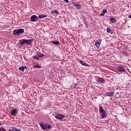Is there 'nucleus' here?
Listing matches in <instances>:
<instances>
[{"label":"nucleus","mask_w":131,"mask_h":131,"mask_svg":"<svg viewBox=\"0 0 131 131\" xmlns=\"http://www.w3.org/2000/svg\"><path fill=\"white\" fill-rule=\"evenodd\" d=\"M99 113L101 115L100 116L101 118H106L107 117V114H106V112L103 109V107L101 106V105H99Z\"/></svg>","instance_id":"f257e3e1"},{"label":"nucleus","mask_w":131,"mask_h":131,"mask_svg":"<svg viewBox=\"0 0 131 131\" xmlns=\"http://www.w3.org/2000/svg\"><path fill=\"white\" fill-rule=\"evenodd\" d=\"M24 33V29H19L15 30L13 31V34L14 35H20V34Z\"/></svg>","instance_id":"f03ea898"},{"label":"nucleus","mask_w":131,"mask_h":131,"mask_svg":"<svg viewBox=\"0 0 131 131\" xmlns=\"http://www.w3.org/2000/svg\"><path fill=\"white\" fill-rule=\"evenodd\" d=\"M39 125L41 128H42L43 130H47L48 128V123H43V122H40Z\"/></svg>","instance_id":"7ed1b4c3"},{"label":"nucleus","mask_w":131,"mask_h":131,"mask_svg":"<svg viewBox=\"0 0 131 131\" xmlns=\"http://www.w3.org/2000/svg\"><path fill=\"white\" fill-rule=\"evenodd\" d=\"M30 19L32 22H36L38 20V17L36 15H33L31 16Z\"/></svg>","instance_id":"20e7f679"},{"label":"nucleus","mask_w":131,"mask_h":131,"mask_svg":"<svg viewBox=\"0 0 131 131\" xmlns=\"http://www.w3.org/2000/svg\"><path fill=\"white\" fill-rule=\"evenodd\" d=\"M17 113H18V110L17 108H13L11 111V115L12 116H17Z\"/></svg>","instance_id":"39448f33"},{"label":"nucleus","mask_w":131,"mask_h":131,"mask_svg":"<svg viewBox=\"0 0 131 131\" xmlns=\"http://www.w3.org/2000/svg\"><path fill=\"white\" fill-rule=\"evenodd\" d=\"M54 117H55V118H57V119H60L61 120V119H63L64 117H65V116L58 114L57 115H55Z\"/></svg>","instance_id":"423d86ee"},{"label":"nucleus","mask_w":131,"mask_h":131,"mask_svg":"<svg viewBox=\"0 0 131 131\" xmlns=\"http://www.w3.org/2000/svg\"><path fill=\"white\" fill-rule=\"evenodd\" d=\"M19 42H20V45H25V43H26L27 45L29 44V43L28 42V40L26 39H23L20 40Z\"/></svg>","instance_id":"0eeeda50"},{"label":"nucleus","mask_w":131,"mask_h":131,"mask_svg":"<svg viewBox=\"0 0 131 131\" xmlns=\"http://www.w3.org/2000/svg\"><path fill=\"white\" fill-rule=\"evenodd\" d=\"M118 71H120V72H125V69L122 66H120L118 67Z\"/></svg>","instance_id":"6e6552de"},{"label":"nucleus","mask_w":131,"mask_h":131,"mask_svg":"<svg viewBox=\"0 0 131 131\" xmlns=\"http://www.w3.org/2000/svg\"><path fill=\"white\" fill-rule=\"evenodd\" d=\"M100 45H101V39H99L96 41L95 46H96L97 48H100Z\"/></svg>","instance_id":"1a4fd4ad"},{"label":"nucleus","mask_w":131,"mask_h":131,"mask_svg":"<svg viewBox=\"0 0 131 131\" xmlns=\"http://www.w3.org/2000/svg\"><path fill=\"white\" fill-rule=\"evenodd\" d=\"M80 63L83 65V66H86V67H88V66H89V64L86 63H85V62L82 61V60H79Z\"/></svg>","instance_id":"9d476101"},{"label":"nucleus","mask_w":131,"mask_h":131,"mask_svg":"<svg viewBox=\"0 0 131 131\" xmlns=\"http://www.w3.org/2000/svg\"><path fill=\"white\" fill-rule=\"evenodd\" d=\"M106 95L107 96H108V97L112 96L114 95V93L111 92H107L106 93Z\"/></svg>","instance_id":"9b49d317"},{"label":"nucleus","mask_w":131,"mask_h":131,"mask_svg":"<svg viewBox=\"0 0 131 131\" xmlns=\"http://www.w3.org/2000/svg\"><path fill=\"white\" fill-rule=\"evenodd\" d=\"M47 17V15L42 14V15H39L38 18L39 19H42V18H46Z\"/></svg>","instance_id":"f8f14e48"},{"label":"nucleus","mask_w":131,"mask_h":131,"mask_svg":"<svg viewBox=\"0 0 131 131\" xmlns=\"http://www.w3.org/2000/svg\"><path fill=\"white\" fill-rule=\"evenodd\" d=\"M74 6H75V7H76L78 10H79V9H81V6H80V5L75 4Z\"/></svg>","instance_id":"ddd939ff"},{"label":"nucleus","mask_w":131,"mask_h":131,"mask_svg":"<svg viewBox=\"0 0 131 131\" xmlns=\"http://www.w3.org/2000/svg\"><path fill=\"white\" fill-rule=\"evenodd\" d=\"M53 45H55V46H59V43L60 42L59 41H55L52 42Z\"/></svg>","instance_id":"4468645a"},{"label":"nucleus","mask_w":131,"mask_h":131,"mask_svg":"<svg viewBox=\"0 0 131 131\" xmlns=\"http://www.w3.org/2000/svg\"><path fill=\"white\" fill-rule=\"evenodd\" d=\"M98 82L102 83L104 81V79L102 78H98L97 79Z\"/></svg>","instance_id":"2eb2a0df"},{"label":"nucleus","mask_w":131,"mask_h":131,"mask_svg":"<svg viewBox=\"0 0 131 131\" xmlns=\"http://www.w3.org/2000/svg\"><path fill=\"white\" fill-rule=\"evenodd\" d=\"M110 20L112 21V23H115V22H116V19L113 17H111Z\"/></svg>","instance_id":"dca6fc26"},{"label":"nucleus","mask_w":131,"mask_h":131,"mask_svg":"<svg viewBox=\"0 0 131 131\" xmlns=\"http://www.w3.org/2000/svg\"><path fill=\"white\" fill-rule=\"evenodd\" d=\"M37 55L39 58H43L45 56V55H43V54L42 53H39L37 54Z\"/></svg>","instance_id":"f3484780"},{"label":"nucleus","mask_w":131,"mask_h":131,"mask_svg":"<svg viewBox=\"0 0 131 131\" xmlns=\"http://www.w3.org/2000/svg\"><path fill=\"white\" fill-rule=\"evenodd\" d=\"M28 42L29 43V44H28V45L29 46L30 45L32 42H33V39H31L28 40Z\"/></svg>","instance_id":"a211bd4d"},{"label":"nucleus","mask_w":131,"mask_h":131,"mask_svg":"<svg viewBox=\"0 0 131 131\" xmlns=\"http://www.w3.org/2000/svg\"><path fill=\"white\" fill-rule=\"evenodd\" d=\"M18 69L20 71H24V69H25V68L23 66H21V67H19L18 68Z\"/></svg>","instance_id":"6ab92c4d"},{"label":"nucleus","mask_w":131,"mask_h":131,"mask_svg":"<svg viewBox=\"0 0 131 131\" xmlns=\"http://www.w3.org/2000/svg\"><path fill=\"white\" fill-rule=\"evenodd\" d=\"M9 131H17V128L15 127H12L11 129H10Z\"/></svg>","instance_id":"aec40b11"},{"label":"nucleus","mask_w":131,"mask_h":131,"mask_svg":"<svg viewBox=\"0 0 131 131\" xmlns=\"http://www.w3.org/2000/svg\"><path fill=\"white\" fill-rule=\"evenodd\" d=\"M33 59L34 60H39V57H38V55H37V56H34Z\"/></svg>","instance_id":"412c9836"},{"label":"nucleus","mask_w":131,"mask_h":131,"mask_svg":"<svg viewBox=\"0 0 131 131\" xmlns=\"http://www.w3.org/2000/svg\"><path fill=\"white\" fill-rule=\"evenodd\" d=\"M47 128L49 129H52V126L49 124H47Z\"/></svg>","instance_id":"4be33fe9"},{"label":"nucleus","mask_w":131,"mask_h":131,"mask_svg":"<svg viewBox=\"0 0 131 131\" xmlns=\"http://www.w3.org/2000/svg\"><path fill=\"white\" fill-rule=\"evenodd\" d=\"M76 85V84L74 83L71 86V88L72 89H74V88H75V86Z\"/></svg>","instance_id":"5701e85b"},{"label":"nucleus","mask_w":131,"mask_h":131,"mask_svg":"<svg viewBox=\"0 0 131 131\" xmlns=\"http://www.w3.org/2000/svg\"><path fill=\"white\" fill-rule=\"evenodd\" d=\"M106 31H107V32H108V33H111V32H112L111 30L110 29H109V28H107V29H106Z\"/></svg>","instance_id":"b1692460"},{"label":"nucleus","mask_w":131,"mask_h":131,"mask_svg":"<svg viewBox=\"0 0 131 131\" xmlns=\"http://www.w3.org/2000/svg\"><path fill=\"white\" fill-rule=\"evenodd\" d=\"M34 68H38V69H39V68H40V66H39V65H35V66H34Z\"/></svg>","instance_id":"393cba45"},{"label":"nucleus","mask_w":131,"mask_h":131,"mask_svg":"<svg viewBox=\"0 0 131 131\" xmlns=\"http://www.w3.org/2000/svg\"><path fill=\"white\" fill-rule=\"evenodd\" d=\"M54 11L55 15H57V14H59V11H58L57 10H55Z\"/></svg>","instance_id":"a878e982"},{"label":"nucleus","mask_w":131,"mask_h":131,"mask_svg":"<svg viewBox=\"0 0 131 131\" xmlns=\"http://www.w3.org/2000/svg\"><path fill=\"white\" fill-rule=\"evenodd\" d=\"M102 12L104 13V14H106V13H107V9H104L102 11Z\"/></svg>","instance_id":"bb28decb"},{"label":"nucleus","mask_w":131,"mask_h":131,"mask_svg":"<svg viewBox=\"0 0 131 131\" xmlns=\"http://www.w3.org/2000/svg\"><path fill=\"white\" fill-rule=\"evenodd\" d=\"M123 55H124V56H127V53H126L125 52H123Z\"/></svg>","instance_id":"cd10ccee"},{"label":"nucleus","mask_w":131,"mask_h":131,"mask_svg":"<svg viewBox=\"0 0 131 131\" xmlns=\"http://www.w3.org/2000/svg\"><path fill=\"white\" fill-rule=\"evenodd\" d=\"M4 129H5V128H4L3 127L0 128V131H3Z\"/></svg>","instance_id":"c85d7f7f"},{"label":"nucleus","mask_w":131,"mask_h":131,"mask_svg":"<svg viewBox=\"0 0 131 131\" xmlns=\"http://www.w3.org/2000/svg\"><path fill=\"white\" fill-rule=\"evenodd\" d=\"M104 15L105 14H104V13L103 12L100 14V16H104Z\"/></svg>","instance_id":"c756f323"},{"label":"nucleus","mask_w":131,"mask_h":131,"mask_svg":"<svg viewBox=\"0 0 131 131\" xmlns=\"http://www.w3.org/2000/svg\"><path fill=\"white\" fill-rule=\"evenodd\" d=\"M51 14H53V15H55V12L54 11H51Z\"/></svg>","instance_id":"7c9ffc66"},{"label":"nucleus","mask_w":131,"mask_h":131,"mask_svg":"<svg viewBox=\"0 0 131 131\" xmlns=\"http://www.w3.org/2000/svg\"><path fill=\"white\" fill-rule=\"evenodd\" d=\"M66 3H68L69 2V0H64Z\"/></svg>","instance_id":"2f4dec72"},{"label":"nucleus","mask_w":131,"mask_h":131,"mask_svg":"<svg viewBox=\"0 0 131 131\" xmlns=\"http://www.w3.org/2000/svg\"><path fill=\"white\" fill-rule=\"evenodd\" d=\"M39 99L40 100H41V99H42V96H40Z\"/></svg>","instance_id":"473e14b6"},{"label":"nucleus","mask_w":131,"mask_h":131,"mask_svg":"<svg viewBox=\"0 0 131 131\" xmlns=\"http://www.w3.org/2000/svg\"><path fill=\"white\" fill-rule=\"evenodd\" d=\"M25 68L27 69V67H26V66H25Z\"/></svg>","instance_id":"72a5a7b5"},{"label":"nucleus","mask_w":131,"mask_h":131,"mask_svg":"<svg viewBox=\"0 0 131 131\" xmlns=\"http://www.w3.org/2000/svg\"><path fill=\"white\" fill-rule=\"evenodd\" d=\"M2 124V123H0V125Z\"/></svg>","instance_id":"f704fd0d"}]
</instances>
